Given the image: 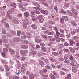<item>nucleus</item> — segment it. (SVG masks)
Instances as JSON below:
<instances>
[{
    "label": "nucleus",
    "instance_id": "nucleus-1",
    "mask_svg": "<svg viewBox=\"0 0 79 79\" xmlns=\"http://www.w3.org/2000/svg\"><path fill=\"white\" fill-rule=\"evenodd\" d=\"M20 52L22 55L23 56H26V53H29V51L27 50H21L20 51Z\"/></svg>",
    "mask_w": 79,
    "mask_h": 79
},
{
    "label": "nucleus",
    "instance_id": "nucleus-2",
    "mask_svg": "<svg viewBox=\"0 0 79 79\" xmlns=\"http://www.w3.org/2000/svg\"><path fill=\"white\" fill-rule=\"evenodd\" d=\"M71 64L72 66H75V68H77L79 67V64L78 63H76L75 64V65H74V64L73 62H72L71 63Z\"/></svg>",
    "mask_w": 79,
    "mask_h": 79
},
{
    "label": "nucleus",
    "instance_id": "nucleus-3",
    "mask_svg": "<svg viewBox=\"0 0 79 79\" xmlns=\"http://www.w3.org/2000/svg\"><path fill=\"white\" fill-rule=\"evenodd\" d=\"M39 63L40 65L41 66H42V67H44V66H45V63H44V61L41 60H40L39 61Z\"/></svg>",
    "mask_w": 79,
    "mask_h": 79
},
{
    "label": "nucleus",
    "instance_id": "nucleus-4",
    "mask_svg": "<svg viewBox=\"0 0 79 79\" xmlns=\"http://www.w3.org/2000/svg\"><path fill=\"white\" fill-rule=\"evenodd\" d=\"M9 50L10 53L12 55H13L15 53V51L13 49L10 48Z\"/></svg>",
    "mask_w": 79,
    "mask_h": 79
},
{
    "label": "nucleus",
    "instance_id": "nucleus-5",
    "mask_svg": "<svg viewBox=\"0 0 79 79\" xmlns=\"http://www.w3.org/2000/svg\"><path fill=\"white\" fill-rule=\"evenodd\" d=\"M20 39V38H19V37H15L14 39V42H17L19 41Z\"/></svg>",
    "mask_w": 79,
    "mask_h": 79
},
{
    "label": "nucleus",
    "instance_id": "nucleus-6",
    "mask_svg": "<svg viewBox=\"0 0 79 79\" xmlns=\"http://www.w3.org/2000/svg\"><path fill=\"white\" fill-rule=\"evenodd\" d=\"M17 62L18 64L17 65V69H19V68H20L21 67V64L20 62H19L18 60H17Z\"/></svg>",
    "mask_w": 79,
    "mask_h": 79
},
{
    "label": "nucleus",
    "instance_id": "nucleus-7",
    "mask_svg": "<svg viewBox=\"0 0 79 79\" xmlns=\"http://www.w3.org/2000/svg\"><path fill=\"white\" fill-rule=\"evenodd\" d=\"M24 15L25 17L27 18L29 16V13L28 12H26L24 13Z\"/></svg>",
    "mask_w": 79,
    "mask_h": 79
},
{
    "label": "nucleus",
    "instance_id": "nucleus-8",
    "mask_svg": "<svg viewBox=\"0 0 79 79\" xmlns=\"http://www.w3.org/2000/svg\"><path fill=\"white\" fill-rule=\"evenodd\" d=\"M67 15L69 16H72L73 15V13L71 12V10H68L67 11Z\"/></svg>",
    "mask_w": 79,
    "mask_h": 79
},
{
    "label": "nucleus",
    "instance_id": "nucleus-9",
    "mask_svg": "<svg viewBox=\"0 0 79 79\" xmlns=\"http://www.w3.org/2000/svg\"><path fill=\"white\" fill-rule=\"evenodd\" d=\"M70 45L71 46H73V45L75 44V42L73 40H70Z\"/></svg>",
    "mask_w": 79,
    "mask_h": 79
},
{
    "label": "nucleus",
    "instance_id": "nucleus-10",
    "mask_svg": "<svg viewBox=\"0 0 79 79\" xmlns=\"http://www.w3.org/2000/svg\"><path fill=\"white\" fill-rule=\"evenodd\" d=\"M32 3L34 5H35V6L37 7V8H40V6L37 3L33 2Z\"/></svg>",
    "mask_w": 79,
    "mask_h": 79
},
{
    "label": "nucleus",
    "instance_id": "nucleus-11",
    "mask_svg": "<svg viewBox=\"0 0 79 79\" xmlns=\"http://www.w3.org/2000/svg\"><path fill=\"white\" fill-rule=\"evenodd\" d=\"M52 55H53L54 56H58L59 54H58V52H52Z\"/></svg>",
    "mask_w": 79,
    "mask_h": 79
},
{
    "label": "nucleus",
    "instance_id": "nucleus-12",
    "mask_svg": "<svg viewBox=\"0 0 79 79\" xmlns=\"http://www.w3.org/2000/svg\"><path fill=\"white\" fill-rule=\"evenodd\" d=\"M77 13H73L72 14V15L75 18H76V19H77V18H78V17H77Z\"/></svg>",
    "mask_w": 79,
    "mask_h": 79
},
{
    "label": "nucleus",
    "instance_id": "nucleus-13",
    "mask_svg": "<svg viewBox=\"0 0 79 79\" xmlns=\"http://www.w3.org/2000/svg\"><path fill=\"white\" fill-rule=\"evenodd\" d=\"M31 27L33 29H37V25L35 24H33L31 25Z\"/></svg>",
    "mask_w": 79,
    "mask_h": 79
},
{
    "label": "nucleus",
    "instance_id": "nucleus-14",
    "mask_svg": "<svg viewBox=\"0 0 79 79\" xmlns=\"http://www.w3.org/2000/svg\"><path fill=\"white\" fill-rule=\"evenodd\" d=\"M11 6L12 7L15 8L16 6V3H11Z\"/></svg>",
    "mask_w": 79,
    "mask_h": 79
},
{
    "label": "nucleus",
    "instance_id": "nucleus-15",
    "mask_svg": "<svg viewBox=\"0 0 79 79\" xmlns=\"http://www.w3.org/2000/svg\"><path fill=\"white\" fill-rule=\"evenodd\" d=\"M69 50H70L72 53H74V52H75V50H74V49L73 48L70 47L69 48Z\"/></svg>",
    "mask_w": 79,
    "mask_h": 79
},
{
    "label": "nucleus",
    "instance_id": "nucleus-16",
    "mask_svg": "<svg viewBox=\"0 0 79 79\" xmlns=\"http://www.w3.org/2000/svg\"><path fill=\"white\" fill-rule=\"evenodd\" d=\"M5 68L6 71H10V68H9L8 66L7 65H5Z\"/></svg>",
    "mask_w": 79,
    "mask_h": 79
},
{
    "label": "nucleus",
    "instance_id": "nucleus-17",
    "mask_svg": "<svg viewBox=\"0 0 79 79\" xmlns=\"http://www.w3.org/2000/svg\"><path fill=\"white\" fill-rule=\"evenodd\" d=\"M15 57L16 58H17V59H19V58H20V56H19V52H17L16 53Z\"/></svg>",
    "mask_w": 79,
    "mask_h": 79
},
{
    "label": "nucleus",
    "instance_id": "nucleus-18",
    "mask_svg": "<svg viewBox=\"0 0 79 79\" xmlns=\"http://www.w3.org/2000/svg\"><path fill=\"white\" fill-rule=\"evenodd\" d=\"M35 41L37 43H40V42H42L41 40L38 39H35Z\"/></svg>",
    "mask_w": 79,
    "mask_h": 79
},
{
    "label": "nucleus",
    "instance_id": "nucleus-19",
    "mask_svg": "<svg viewBox=\"0 0 79 79\" xmlns=\"http://www.w3.org/2000/svg\"><path fill=\"white\" fill-rule=\"evenodd\" d=\"M64 6L65 8H68L69 6V3H65L64 4Z\"/></svg>",
    "mask_w": 79,
    "mask_h": 79
},
{
    "label": "nucleus",
    "instance_id": "nucleus-20",
    "mask_svg": "<svg viewBox=\"0 0 79 79\" xmlns=\"http://www.w3.org/2000/svg\"><path fill=\"white\" fill-rule=\"evenodd\" d=\"M72 71L74 73H76L77 72V69H76V68L74 67H72Z\"/></svg>",
    "mask_w": 79,
    "mask_h": 79
},
{
    "label": "nucleus",
    "instance_id": "nucleus-21",
    "mask_svg": "<svg viewBox=\"0 0 79 79\" xmlns=\"http://www.w3.org/2000/svg\"><path fill=\"white\" fill-rule=\"evenodd\" d=\"M43 17H44V16L43 15H40L38 16L37 17V19H39L40 18H42Z\"/></svg>",
    "mask_w": 79,
    "mask_h": 79
},
{
    "label": "nucleus",
    "instance_id": "nucleus-22",
    "mask_svg": "<svg viewBox=\"0 0 79 79\" xmlns=\"http://www.w3.org/2000/svg\"><path fill=\"white\" fill-rule=\"evenodd\" d=\"M41 49H42L43 52H46L47 51V48L45 47H41Z\"/></svg>",
    "mask_w": 79,
    "mask_h": 79
},
{
    "label": "nucleus",
    "instance_id": "nucleus-23",
    "mask_svg": "<svg viewBox=\"0 0 79 79\" xmlns=\"http://www.w3.org/2000/svg\"><path fill=\"white\" fill-rule=\"evenodd\" d=\"M6 15H7V17H8V18L9 19H12V17L10 16V14H9V13H7Z\"/></svg>",
    "mask_w": 79,
    "mask_h": 79
},
{
    "label": "nucleus",
    "instance_id": "nucleus-24",
    "mask_svg": "<svg viewBox=\"0 0 79 79\" xmlns=\"http://www.w3.org/2000/svg\"><path fill=\"white\" fill-rule=\"evenodd\" d=\"M4 51L5 53L6 54L7 53H8V49H7L6 48H4Z\"/></svg>",
    "mask_w": 79,
    "mask_h": 79
},
{
    "label": "nucleus",
    "instance_id": "nucleus-25",
    "mask_svg": "<svg viewBox=\"0 0 79 79\" xmlns=\"http://www.w3.org/2000/svg\"><path fill=\"white\" fill-rule=\"evenodd\" d=\"M34 75L33 74H30L29 75V77L30 79H34Z\"/></svg>",
    "mask_w": 79,
    "mask_h": 79
},
{
    "label": "nucleus",
    "instance_id": "nucleus-26",
    "mask_svg": "<svg viewBox=\"0 0 79 79\" xmlns=\"http://www.w3.org/2000/svg\"><path fill=\"white\" fill-rule=\"evenodd\" d=\"M22 48H23V49H26V48H28V46L27 45H23L22 46Z\"/></svg>",
    "mask_w": 79,
    "mask_h": 79
},
{
    "label": "nucleus",
    "instance_id": "nucleus-27",
    "mask_svg": "<svg viewBox=\"0 0 79 79\" xmlns=\"http://www.w3.org/2000/svg\"><path fill=\"white\" fill-rule=\"evenodd\" d=\"M60 23L61 24H64V19L63 18H61L60 19Z\"/></svg>",
    "mask_w": 79,
    "mask_h": 79
},
{
    "label": "nucleus",
    "instance_id": "nucleus-28",
    "mask_svg": "<svg viewBox=\"0 0 79 79\" xmlns=\"http://www.w3.org/2000/svg\"><path fill=\"white\" fill-rule=\"evenodd\" d=\"M63 18L65 20V21H68V18L66 16H63Z\"/></svg>",
    "mask_w": 79,
    "mask_h": 79
},
{
    "label": "nucleus",
    "instance_id": "nucleus-29",
    "mask_svg": "<svg viewBox=\"0 0 79 79\" xmlns=\"http://www.w3.org/2000/svg\"><path fill=\"white\" fill-rule=\"evenodd\" d=\"M23 27L25 29L27 28V25L26 23H23Z\"/></svg>",
    "mask_w": 79,
    "mask_h": 79
},
{
    "label": "nucleus",
    "instance_id": "nucleus-30",
    "mask_svg": "<svg viewBox=\"0 0 79 79\" xmlns=\"http://www.w3.org/2000/svg\"><path fill=\"white\" fill-rule=\"evenodd\" d=\"M49 23L51 24H55V22L53 21H49Z\"/></svg>",
    "mask_w": 79,
    "mask_h": 79
},
{
    "label": "nucleus",
    "instance_id": "nucleus-31",
    "mask_svg": "<svg viewBox=\"0 0 79 79\" xmlns=\"http://www.w3.org/2000/svg\"><path fill=\"white\" fill-rule=\"evenodd\" d=\"M50 76L52 79H55L56 78L55 76L52 74L50 75Z\"/></svg>",
    "mask_w": 79,
    "mask_h": 79
},
{
    "label": "nucleus",
    "instance_id": "nucleus-32",
    "mask_svg": "<svg viewBox=\"0 0 79 79\" xmlns=\"http://www.w3.org/2000/svg\"><path fill=\"white\" fill-rule=\"evenodd\" d=\"M71 23H72L73 25V26H77V23L76 22H71Z\"/></svg>",
    "mask_w": 79,
    "mask_h": 79
},
{
    "label": "nucleus",
    "instance_id": "nucleus-33",
    "mask_svg": "<svg viewBox=\"0 0 79 79\" xmlns=\"http://www.w3.org/2000/svg\"><path fill=\"white\" fill-rule=\"evenodd\" d=\"M72 11L73 12V13H77V10L74 8L72 9Z\"/></svg>",
    "mask_w": 79,
    "mask_h": 79
},
{
    "label": "nucleus",
    "instance_id": "nucleus-34",
    "mask_svg": "<svg viewBox=\"0 0 79 79\" xmlns=\"http://www.w3.org/2000/svg\"><path fill=\"white\" fill-rule=\"evenodd\" d=\"M21 70L23 73H25V72H26V69H25V68L23 67L22 68Z\"/></svg>",
    "mask_w": 79,
    "mask_h": 79
},
{
    "label": "nucleus",
    "instance_id": "nucleus-35",
    "mask_svg": "<svg viewBox=\"0 0 79 79\" xmlns=\"http://www.w3.org/2000/svg\"><path fill=\"white\" fill-rule=\"evenodd\" d=\"M59 53L60 55H62L63 53V51L62 49H60L59 52Z\"/></svg>",
    "mask_w": 79,
    "mask_h": 79
},
{
    "label": "nucleus",
    "instance_id": "nucleus-36",
    "mask_svg": "<svg viewBox=\"0 0 79 79\" xmlns=\"http://www.w3.org/2000/svg\"><path fill=\"white\" fill-rule=\"evenodd\" d=\"M41 36L42 37L44 38V39H47V38H48L47 36L45 35H42Z\"/></svg>",
    "mask_w": 79,
    "mask_h": 79
},
{
    "label": "nucleus",
    "instance_id": "nucleus-37",
    "mask_svg": "<svg viewBox=\"0 0 79 79\" xmlns=\"http://www.w3.org/2000/svg\"><path fill=\"white\" fill-rule=\"evenodd\" d=\"M56 40L57 42H60V38H56Z\"/></svg>",
    "mask_w": 79,
    "mask_h": 79
},
{
    "label": "nucleus",
    "instance_id": "nucleus-38",
    "mask_svg": "<svg viewBox=\"0 0 79 79\" xmlns=\"http://www.w3.org/2000/svg\"><path fill=\"white\" fill-rule=\"evenodd\" d=\"M58 47H59V48H63V47H64V45L61 44H60L58 45Z\"/></svg>",
    "mask_w": 79,
    "mask_h": 79
},
{
    "label": "nucleus",
    "instance_id": "nucleus-39",
    "mask_svg": "<svg viewBox=\"0 0 79 79\" xmlns=\"http://www.w3.org/2000/svg\"><path fill=\"white\" fill-rule=\"evenodd\" d=\"M4 25H5V27H9V25L8 24V23H5Z\"/></svg>",
    "mask_w": 79,
    "mask_h": 79
},
{
    "label": "nucleus",
    "instance_id": "nucleus-40",
    "mask_svg": "<svg viewBox=\"0 0 79 79\" xmlns=\"http://www.w3.org/2000/svg\"><path fill=\"white\" fill-rule=\"evenodd\" d=\"M44 21V19L41 18L39 20L40 23H42Z\"/></svg>",
    "mask_w": 79,
    "mask_h": 79
},
{
    "label": "nucleus",
    "instance_id": "nucleus-41",
    "mask_svg": "<svg viewBox=\"0 0 79 79\" xmlns=\"http://www.w3.org/2000/svg\"><path fill=\"white\" fill-rule=\"evenodd\" d=\"M20 78L19 76H17L14 77V79H19Z\"/></svg>",
    "mask_w": 79,
    "mask_h": 79
},
{
    "label": "nucleus",
    "instance_id": "nucleus-42",
    "mask_svg": "<svg viewBox=\"0 0 79 79\" xmlns=\"http://www.w3.org/2000/svg\"><path fill=\"white\" fill-rule=\"evenodd\" d=\"M26 59V57H22L21 58V60L22 61H24Z\"/></svg>",
    "mask_w": 79,
    "mask_h": 79
},
{
    "label": "nucleus",
    "instance_id": "nucleus-43",
    "mask_svg": "<svg viewBox=\"0 0 79 79\" xmlns=\"http://www.w3.org/2000/svg\"><path fill=\"white\" fill-rule=\"evenodd\" d=\"M64 60V59L62 57H60L59 59V61H63Z\"/></svg>",
    "mask_w": 79,
    "mask_h": 79
},
{
    "label": "nucleus",
    "instance_id": "nucleus-44",
    "mask_svg": "<svg viewBox=\"0 0 79 79\" xmlns=\"http://www.w3.org/2000/svg\"><path fill=\"white\" fill-rule=\"evenodd\" d=\"M41 12L42 13H43V14H45L46 13V10H41Z\"/></svg>",
    "mask_w": 79,
    "mask_h": 79
},
{
    "label": "nucleus",
    "instance_id": "nucleus-45",
    "mask_svg": "<svg viewBox=\"0 0 79 79\" xmlns=\"http://www.w3.org/2000/svg\"><path fill=\"white\" fill-rule=\"evenodd\" d=\"M71 34L72 35H74V34H76V32L75 31V30H73V31H71Z\"/></svg>",
    "mask_w": 79,
    "mask_h": 79
},
{
    "label": "nucleus",
    "instance_id": "nucleus-46",
    "mask_svg": "<svg viewBox=\"0 0 79 79\" xmlns=\"http://www.w3.org/2000/svg\"><path fill=\"white\" fill-rule=\"evenodd\" d=\"M73 40H76L78 39V37L77 36H75L73 37Z\"/></svg>",
    "mask_w": 79,
    "mask_h": 79
},
{
    "label": "nucleus",
    "instance_id": "nucleus-47",
    "mask_svg": "<svg viewBox=\"0 0 79 79\" xmlns=\"http://www.w3.org/2000/svg\"><path fill=\"white\" fill-rule=\"evenodd\" d=\"M60 12L61 13H64V14H66V12H65V11L64 10H63L61 9H60Z\"/></svg>",
    "mask_w": 79,
    "mask_h": 79
},
{
    "label": "nucleus",
    "instance_id": "nucleus-48",
    "mask_svg": "<svg viewBox=\"0 0 79 79\" xmlns=\"http://www.w3.org/2000/svg\"><path fill=\"white\" fill-rule=\"evenodd\" d=\"M46 68L49 69H52V68H50V66L49 65H47L46 66Z\"/></svg>",
    "mask_w": 79,
    "mask_h": 79
},
{
    "label": "nucleus",
    "instance_id": "nucleus-49",
    "mask_svg": "<svg viewBox=\"0 0 79 79\" xmlns=\"http://www.w3.org/2000/svg\"><path fill=\"white\" fill-rule=\"evenodd\" d=\"M42 76V77H44V78H47V77H48V75H46L43 74Z\"/></svg>",
    "mask_w": 79,
    "mask_h": 79
},
{
    "label": "nucleus",
    "instance_id": "nucleus-50",
    "mask_svg": "<svg viewBox=\"0 0 79 79\" xmlns=\"http://www.w3.org/2000/svg\"><path fill=\"white\" fill-rule=\"evenodd\" d=\"M54 8L55 11H56V12H58V7H57L55 6L54 7Z\"/></svg>",
    "mask_w": 79,
    "mask_h": 79
},
{
    "label": "nucleus",
    "instance_id": "nucleus-51",
    "mask_svg": "<svg viewBox=\"0 0 79 79\" xmlns=\"http://www.w3.org/2000/svg\"><path fill=\"white\" fill-rule=\"evenodd\" d=\"M32 21H36V19L35 18V16H33V18L32 19Z\"/></svg>",
    "mask_w": 79,
    "mask_h": 79
},
{
    "label": "nucleus",
    "instance_id": "nucleus-52",
    "mask_svg": "<svg viewBox=\"0 0 79 79\" xmlns=\"http://www.w3.org/2000/svg\"><path fill=\"white\" fill-rule=\"evenodd\" d=\"M60 73L61 75H65V73L63 71H61Z\"/></svg>",
    "mask_w": 79,
    "mask_h": 79
},
{
    "label": "nucleus",
    "instance_id": "nucleus-53",
    "mask_svg": "<svg viewBox=\"0 0 79 79\" xmlns=\"http://www.w3.org/2000/svg\"><path fill=\"white\" fill-rule=\"evenodd\" d=\"M21 31H18L17 32V35L18 36H20V34H21Z\"/></svg>",
    "mask_w": 79,
    "mask_h": 79
},
{
    "label": "nucleus",
    "instance_id": "nucleus-54",
    "mask_svg": "<svg viewBox=\"0 0 79 79\" xmlns=\"http://www.w3.org/2000/svg\"><path fill=\"white\" fill-rule=\"evenodd\" d=\"M60 31L61 33H64V30L62 29H60Z\"/></svg>",
    "mask_w": 79,
    "mask_h": 79
},
{
    "label": "nucleus",
    "instance_id": "nucleus-55",
    "mask_svg": "<svg viewBox=\"0 0 79 79\" xmlns=\"http://www.w3.org/2000/svg\"><path fill=\"white\" fill-rule=\"evenodd\" d=\"M34 12H35V13H36V14H40V12L37 10H35L34 11Z\"/></svg>",
    "mask_w": 79,
    "mask_h": 79
},
{
    "label": "nucleus",
    "instance_id": "nucleus-56",
    "mask_svg": "<svg viewBox=\"0 0 79 79\" xmlns=\"http://www.w3.org/2000/svg\"><path fill=\"white\" fill-rule=\"evenodd\" d=\"M2 55L3 57H5L6 56V53H5L2 52Z\"/></svg>",
    "mask_w": 79,
    "mask_h": 79
},
{
    "label": "nucleus",
    "instance_id": "nucleus-57",
    "mask_svg": "<svg viewBox=\"0 0 79 79\" xmlns=\"http://www.w3.org/2000/svg\"><path fill=\"white\" fill-rule=\"evenodd\" d=\"M4 68H3L1 66H0V71H3L4 70Z\"/></svg>",
    "mask_w": 79,
    "mask_h": 79
},
{
    "label": "nucleus",
    "instance_id": "nucleus-58",
    "mask_svg": "<svg viewBox=\"0 0 79 79\" xmlns=\"http://www.w3.org/2000/svg\"><path fill=\"white\" fill-rule=\"evenodd\" d=\"M27 9L26 8V7H24L22 9V11H26Z\"/></svg>",
    "mask_w": 79,
    "mask_h": 79
},
{
    "label": "nucleus",
    "instance_id": "nucleus-59",
    "mask_svg": "<svg viewBox=\"0 0 79 79\" xmlns=\"http://www.w3.org/2000/svg\"><path fill=\"white\" fill-rule=\"evenodd\" d=\"M17 16L19 17V18H21L22 16V14H19L17 15Z\"/></svg>",
    "mask_w": 79,
    "mask_h": 79
},
{
    "label": "nucleus",
    "instance_id": "nucleus-60",
    "mask_svg": "<svg viewBox=\"0 0 79 79\" xmlns=\"http://www.w3.org/2000/svg\"><path fill=\"white\" fill-rule=\"evenodd\" d=\"M54 37H56V38H59L60 37V36L58 35H57V34H56L55 35Z\"/></svg>",
    "mask_w": 79,
    "mask_h": 79
},
{
    "label": "nucleus",
    "instance_id": "nucleus-61",
    "mask_svg": "<svg viewBox=\"0 0 79 79\" xmlns=\"http://www.w3.org/2000/svg\"><path fill=\"white\" fill-rule=\"evenodd\" d=\"M31 73V72L27 71L26 72V74H27V75H29V74H30V73Z\"/></svg>",
    "mask_w": 79,
    "mask_h": 79
},
{
    "label": "nucleus",
    "instance_id": "nucleus-62",
    "mask_svg": "<svg viewBox=\"0 0 79 79\" xmlns=\"http://www.w3.org/2000/svg\"><path fill=\"white\" fill-rule=\"evenodd\" d=\"M64 44L65 46H68L69 45V44L66 42L64 43Z\"/></svg>",
    "mask_w": 79,
    "mask_h": 79
},
{
    "label": "nucleus",
    "instance_id": "nucleus-63",
    "mask_svg": "<svg viewBox=\"0 0 79 79\" xmlns=\"http://www.w3.org/2000/svg\"><path fill=\"white\" fill-rule=\"evenodd\" d=\"M40 46H41V47L44 46L45 45V44L44 43H40Z\"/></svg>",
    "mask_w": 79,
    "mask_h": 79
},
{
    "label": "nucleus",
    "instance_id": "nucleus-64",
    "mask_svg": "<svg viewBox=\"0 0 79 79\" xmlns=\"http://www.w3.org/2000/svg\"><path fill=\"white\" fill-rule=\"evenodd\" d=\"M60 37H64V35L63 34H60Z\"/></svg>",
    "mask_w": 79,
    "mask_h": 79
}]
</instances>
